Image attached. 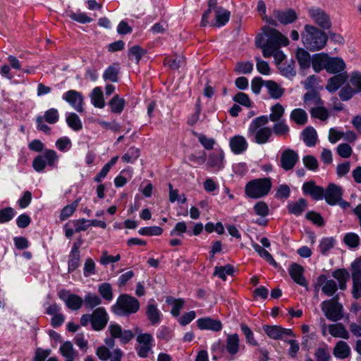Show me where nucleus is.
Masks as SVG:
<instances>
[{"label": "nucleus", "mask_w": 361, "mask_h": 361, "mask_svg": "<svg viewBox=\"0 0 361 361\" xmlns=\"http://www.w3.org/2000/svg\"><path fill=\"white\" fill-rule=\"evenodd\" d=\"M264 32L267 37L266 42H264L262 35H258L255 38V44L262 49L264 57L274 56L275 63L279 66L283 63L286 59V55L280 47L288 45V39L274 28L264 27Z\"/></svg>", "instance_id": "obj_1"}, {"label": "nucleus", "mask_w": 361, "mask_h": 361, "mask_svg": "<svg viewBox=\"0 0 361 361\" xmlns=\"http://www.w3.org/2000/svg\"><path fill=\"white\" fill-rule=\"evenodd\" d=\"M327 35L316 27L306 25L302 33L303 45L311 51L323 49L327 42Z\"/></svg>", "instance_id": "obj_2"}, {"label": "nucleus", "mask_w": 361, "mask_h": 361, "mask_svg": "<svg viewBox=\"0 0 361 361\" xmlns=\"http://www.w3.org/2000/svg\"><path fill=\"white\" fill-rule=\"evenodd\" d=\"M267 123V116H260L253 119L249 126V136L254 137V141L259 145L267 143L272 136L271 128L266 126Z\"/></svg>", "instance_id": "obj_3"}, {"label": "nucleus", "mask_w": 361, "mask_h": 361, "mask_svg": "<svg viewBox=\"0 0 361 361\" xmlns=\"http://www.w3.org/2000/svg\"><path fill=\"white\" fill-rule=\"evenodd\" d=\"M139 309L140 302L137 299L128 294L120 295L111 307L112 312L118 316H128L136 313Z\"/></svg>", "instance_id": "obj_4"}, {"label": "nucleus", "mask_w": 361, "mask_h": 361, "mask_svg": "<svg viewBox=\"0 0 361 361\" xmlns=\"http://www.w3.org/2000/svg\"><path fill=\"white\" fill-rule=\"evenodd\" d=\"M272 186L271 178H257L249 181L245 188L247 196L252 199H258L266 196Z\"/></svg>", "instance_id": "obj_5"}, {"label": "nucleus", "mask_w": 361, "mask_h": 361, "mask_svg": "<svg viewBox=\"0 0 361 361\" xmlns=\"http://www.w3.org/2000/svg\"><path fill=\"white\" fill-rule=\"evenodd\" d=\"M338 295L322 302L321 308L325 317L332 322H337L343 317V306L338 302Z\"/></svg>", "instance_id": "obj_6"}, {"label": "nucleus", "mask_w": 361, "mask_h": 361, "mask_svg": "<svg viewBox=\"0 0 361 361\" xmlns=\"http://www.w3.org/2000/svg\"><path fill=\"white\" fill-rule=\"evenodd\" d=\"M206 160L207 166L214 172H219L225 168V153L221 148H216L209 153Z\"/></svg>", "instance_id": "obj_7"}, {"label": "nucleus", "mask_w": 361, "mask_h": 361, "mask_svg": "<svg viewBox=\"0 0 361 361\" xmlns=\"http://www.w3.org/2000/svg\"><path fill=\"white\" fill-rule=\"evenodd\" d=\"M153 337L150 334L145 333L137 335L136 341L137 345L135 347L137 353L140 357H147L152 351Z\"/></svg>", "instance_id": "obj_8"}, {"label": "nucleus", "mask_w": 361, "mask_h": 361, "mask_svg": "<svg viewBox=\"0 0 361 361\" xmlns=\"http://www.w3.org/2000/svg\"><path fill=\"white\" fill-rule=\"evenodd\" d=\"M59 298L62 300L66 307L71 310H78L83 305V299L73 293H71L69 290L61 289L58 292Z\"/></svg>", "instance_id": "obj_9"}, {"label": "nucleus", "mask_w": 361, "mask_h": 361, "mask_svg": "<svg viewBox=\"0 0 361 361\" xmlns=\"http://www.w3.org/2000/svg\"><path fill=\"white\" fill-rule=\"evenodd\" d=\"M308 15L312 20L323 29H329L331 27L329 16L324 11L319 8L312 7L308 9Z\"/></svg>", "instance_id": "obj_10"}, {"label": "nucleus", "mask_w": 361, "mask_h": 361, "mask_svg": "<svg viewBox=\"0 0 361 361\" xmlns=\"http://www.w3.org/2000/svg\"><path fill=\"white\" fill-rule=\"evenodd\" d=\"M263 330L270 338L274 340H283L286 336H295L291 329L283 328L281 326L264 325Z\"/></svg>", "instance_id": "obj_11"}, {"label": "nucleus", "mask_w": 361, "mask_h": 361, "mask_svg": "<svg viewBox=\"0 0 361 361\" xmlns=\"http://www.w3.org/2000/svg\"><path fill=\"white\" fill-rule=\"evenodd\" d=\"M108 314L104 307H98L92 314V327L95 331L102 330L107 324Z\"/></svg>", "instance_id": "obj_12"}, {"label": "nucleus", "mask_w": 361, "mask_h": 361, "mask_svg": "<svg viewBox=\"0 0 361 361\" xmlns=\"http://www.w3.org/2000/svg\"><path fill=\"white\" fill-rule=\"evenodd\" d=\"M324 199L327 204L334 206L337 204L338 200L343 196V189L341 187L330 183L324 191Z\"/></svg>", "instance_id": "obj_13"}, {"label": "nucleus", "mask_w": 361, "mask_h": 361, "mask_svg": "<svg viewBox=\"0 0 361 361\" xmlns=\"http://www.w3.org/2000/svg\"><path fill=\"white\" fill-rule=\"evenodd\" d=\"M298 160L299 156L298 153L293 149H287L281 154V166L286 171L291 170Z\"/></svg>", "instance_id": "obj_14"}, {"label": "nucleus", "mask_w": 361, "mask_h": 361, "mask_svg": "<svg viewBox=\"0 0 361 361\" xmlns=\"http://www.w3.org/2000/svg\"><path fill=\"white\" fill-rule=\"evenodd\" d=\"M304 271L303 267L297 263L291 264L288 268V273L293 281L301 286L307 287Z\"/></svg>", "instance_id": "obj_15"}, {"label": "nucleus", "mask_w": 361, "mask_h": 361, "mask_svg": "<svg viewBox=\"0 0 361 361\" xmlns=\"http://www.w3.org/2000/svg\"><path fill=\"white\" fill-rule=\"evenodd\" d=\"M196 322L197 327L201 330H210L217 332L220 331L223 327L220 320L209 317L200 318Z\"/></svg>", "instance_id": "obj_16"}, {"label": "nucleus", "mask_w": 361, "mask_h": 361, "mask_svg": "<svg viewBox=\"0 0 361 361\" xmlns=\"http://www.w3.org/2000/svg\"><path fill=\"white\" fill-rule=\"evenodd\" d=\"M302 191L315 200H322L325 196V190L321 186L316 185L314 181L305 182L302 185Z\"/></svg>", "instance_id": "obj_17"}, {"label": "nucleus", "mask_w": 361, "mask_h": 361, "mask_svg": "<svg viewBox=\"0 0 361 361\" xmlns=\"http://www.w3.org/2000/svg\"><path fill=\"white\" fill-rule=\"evenodd\" d=\"M346 65L343 59L340 57H331L328 55L326 71L331 74L343 73Z\"/></svg>", "instance_id": "obj_18"}, {"label": "nucleus", "mask_w": 361, "mask_h": 361, "mask_svg": "<svg viewBox=\"0 0 361 361\" xmlns=\"http://www.w3.org/2000/svg\"><path fill=\"white\" fill-rule=\"evenodd\" d=\"M63 98L78 112L81 113L84 111L83 97L78 92H67Z\"/></svg>", "instance_id": "obj_19"}, {"label": "nucleus", "mask_w": 361, "mask_h": 361, "mask_svg": "<svg viewBox=\"0 0 361 361\" xmlns=\"http://www.w3.org/2000/svg\"><path fill=\"white\" fill-rule=\"evenodd\" d=\"M229 145L231 151L235 154H240L247 149L248 144L245 138L242 135H235L231 138Z\"/></svg>", "instance_id": "obj_20"}, {"label": "nucleus", "mask_w": 361, "mask_h": 361, "mask_svg": "<svg viewBox=\"0 0 361 361\" xmlns=\"http://www.w3.org/2000/svg\"><path fill=\"white\" fill-rule=\"evenodd\" d=\"M80 262V252L79 246L74 243L71 251L68 255V271L69 273L74 271L79 266Z\"/></svg>", "instance_id": "obj_21"}, {"label": "nucleus", "mask_w": 361, "mask_h": 361, "mask_svg": "<svg viewBox=\"0 0 361 361\" xmlns=\"http://www.w3.org/2000/svg\"><path fill=\"white\" fill-rule=\"evenodd\" d=\"M318 283L322 286V292L329 297L333 296L338 289L336 281L332 279H326L324 275L318 278Z\"/></svg>", "instance_id": "obj_22"}, {"label": "nucleus", "mask_w": 361, "mask_h": 361, "mask_svg": "<svg viewBox=\"0 0 361 361\" xmlns=\"http://www.w3.org/2000/svg\"><path fill=\"white\" fill-rule=\"evenodd\" d=\"M347 79L348 75L346 72L338 73L329 79L326 89L328 90H338L344 85Z\"/></svg>", "instance_id": "obj_23"}, {"label": "nucleus", "mask_w": 361, "mask_h": 361, "mask_svg": "<svg viewBox=\"0 0 361 361\" xmlns=\"http://www.w3.org/2000/svg\"><path fill=\"white\" fill-rule=\"evenodd\" d=\"M274 16L282 24H289L294 22L297 18V15L293 10L275 11Z\"/></svg>", "instance_id": "obj_24"}, {"label": "nucleus", "mask_w": 361, "mask_h": 361, "mask_svg": "<svg viewBox=\"0 0 361 361\" xmlns=\"http://www.w3.org/2000/svg\"><path fill=\"white\" fill-rule=\"evenodd\" d=\"M146 315L152 325H157L161 322L162 314L154 304L149 303L147 305Z\"/></svg>", "instance_id": "obj_25"}, {"label": "nucleus", "mask_w": 361, "mask_h": 361, "mask_svg": "<svg viewBox=\"0 0 361 361\" xmlns=\"http://www.w3.org/2000/svg\"><path fill=\"white\" fill-rule=\"evenodd\" d=\"M302 139L307 147H314L317 144V134L313 127L305 128L301 133Z\"/></svg>", "instance_id": "obj_26"}, {"label": "nucleus", "mask_w": 361, "mask_h": 361, "mask_svg": "<svg viewBox=\"0 0 361 361\" xmlns=\"http://www.w3.org/2000/svg\"><path fill=\"white\" fill-rule=\"evenodd\" d=\"M252 90H260L265 87L267 90H278V85L271 80H263L260 78H255L251 83Z\"/></svg>", "instance_id": "obj_27"}, {"label": "nucleus", "mask_w": 361, "mask_h": 361, "mask_svg": "<svg viewBox=\"0 0 361 361\" xmlns=\"http://www.w3.org/2000/svg\"><path fill=\"white\" fill-rule=\"evenodd\" d=\"M328 54L320 53L314 54L312 58V66L315 72H319L324 69L327 64Z\"/></svg>", "instance_id": "obj_28"}, {"label": "nucleus", "mask_w": 361, "mask_h": 361, "mask_svg": "<svg viewBox=\"0 0 361 361\" xmlns=\"http://www.w3.org/2000/svg\"><path fill=\"white\" fill-rule=\"evenodd\" d=\"M328 329L329 334L334 337L342 338L344 339H348L349 338L348 331L341 323L329 324L328 326Z\"/></svg>", "instance_id": "obj_29"}, {"label": "nucleus", "mask_w": 361, "mask_h": 361, "mask_svg": "<svg viewBox=\"0 0 361 361\" xmlns=\"http://www.w3.org/2000/svg\"><path fill=\"white\" fill-rule=\"evenodd\" d=\"M306 207V200L300 198L298 201L289 202L287 205V209L290 214L300 216L305 211Z\"/></svg>", "instance_id": "obj_30"}, {"label": "nucleus", "mask_w": 361, "mask_h": 361, "mask_svg": "<svg viewBox=\"0 0 361 361\" xmlns=\"http://www.w3.org/2000/svg\"><path fill=\"white\" fill-rule=\"evenodd\" d=\"M296 58L300 67L302 69L308 68L312 65V58L310 54L302 48L298 49Z\"/></svg>", "instance_id": "obj_31"}, {"label": "nucleus", "mask_w": 361, "mask_h": 361, "mask_svg": "<svg viewBox=\"0 0 361 361\" xmlns=\"http://www.w3.org/2000/svg\"><path fill=\"white\" fill-rule=\"evenodd\" d=\"M240 339L237 334H229L226 337V350L233 355L239 351Z\"/></svg>", "instance_id": "obj_32"}, {"label": "nucleus", "mask_w": 361, "mask_h": 361, "mask_svg": "<svg viewBox=\"0 0 361 361\" xmlns=\"http://www.w3.org/2000/svg\"><path fill=\"white\" fill-rule=\"evenodd\" d=\"M290 119L298 126H304L307 122V114L302 109H295L290 114Z\"/></svg>", "instance_id": "obj_33"}, {"label": "nucleus", "mask_w": 361, "mask_h": 361, "mask_svg": "<svg viewBox=\"0 0 361 361\" xmlns=\"http://www.w3.org/2000/svg\"><path fill=\"white\" fill-rule=\"evenodd\" d=\"M350 354V349L348 343L343 341H339L334 348V355L336 357L345 359Z\"/></svg>", "instance_id": "obj_34"}, {"label": "nucleus", "mask_w": 361, "mask_h": 361, "mask_svg": "<svg viewBox=\"0 0 361 361\" xmlns=\"http://www.w3.org/2000/svg\"><path fill=\"white\" fill-rule=\"evenodd\" d=\"M272 134L274 133L276 136L285 137L289 134L290 128L286 123L285 119L274 122L272 127Z\"/></svg>", "instance_id": "obj_35"}, {"label": "nucleus", "mask_w": 361, "mask_h": 361, "mask_svg": "<svg viewBox=\"0 0 361 361\" xmlns=\"http://www.w3.org/2000/svg\"><path fill=\"white\" fill-rule=\"evenodd\" d=\"M166 302L172 306V309L171 310V313L173 317H178L180 314V311L183 308L185 301L181 298H174L173 297H167L166 300Z\"/></svg>", "instance_id": "obj_36"}, {"label": "nucleus", "mask_w": 361, "mask_h": 361, "mask_svg": "<svg viewBox=\"0 0 361 361\" xmlns=\"http://www.w3.org/2000/svg\"><path fill=\"white\" fill-rule=\"evenodd\" d=\"M332 276L338 281L340 289L345 290L346 288V282L349 279V273L346 269H336L332 273Z\"/></svg>", "instance_id": "obj_37"}, {"label": "nucleus", "mask_w": 361, "mask_h": 361, "mask_svg": "<svg viewBox=\"0 0 361 361\" xmlns=\"http://www.w3.org/2000/svg\"><path fill=\"white\" fill-rule=\"evenodd\" d=\"M66 121L68 127L74 131H79L82 128V121L75 113L67 114Z\"/></svg>", "instance_id": "obj_38"}, {"label": "nucleus", "mask_w": 361, "mask_h": 361, "mask_svg": "<svg viewBox=\"0 0 361 361\" xmlns=\"http://www.w3.org/2000/svg\"><path fill=\"white\" fill-rule=\"evenodd\" d=\"M98 292L101 297L108 302L111 301L114 298L112 286L109 283L104 282L99 284Z\"/></svg>", "instance_id": "obj_39"}, {"label": "nucleus", "mask_w": 361, "mask_h": 361, "mask_svg": "<svg viewBox=\"0 0 361 361\" xmlns=\"http://www.w3.org/2000/svg\"><path fill=\"white\" fill-rule=\"evenodd\" d=\"M284 113L285 109L283 106L281 104L277 103L271 106V114L267 116L268 121L270 120L272 122L281 121Z\"/></svg>", "instance_id": "obj_40"}, {"label": "nucleus", "mask_w": 361, "mask_h": 361, "mask_svg": "<svg viewBox=\"0 0 361 361\" xmlns=\"http://www.w3.org/2000/svg\"><path fill=\"white\" fill-rule=\"evenodd\" d=\"M85 306L93 309L102 304V299L97 295L92 293H87L83 299Z\"/></svg>", "instance_id": "obj_41"}, {"label": "nucleus", "mask_w": 361, "mask_h": 361, "mask_svg": "<svg viewBox=\"0 0 361 361\" xmlns=\"http://www.w3.org/2000/svg\"><path fill=\"white\" fill-rule=\"evenodd\" d=\"M215 13L216 25L218 27H221L226 25L230 18V12L222 7H218L215 10Z\"/></svg>", "instance_id": "obj_42"}, {"label": "nucleus", "mask_w": 361, "mask_h": 361, "mask_svg": "<svg viewBox=\"0 0 361 361\" xmlns=\"http://www.w3.org/2000/svg\"><path fill=\"white\" fill-rule=\"evenodd\" d=\"M252 247L255 250V251L259 254L260 257L265 259L270 264L273 265L275 267H278L277 262L274 260L271 255L264 248H263L257 243H253Z\"/></svg>", "instance_id": "obj_43"}, {"label": "nucleus", "mask_w": 361, "mask_h": 361, "mask_svg": "<svg viewBox=\"0 0 361 361\" xmlns=\"http://www.w3.org/2000/svg\"><path fill=\"white\" fill-rule=\"evenodd\" d=\"M59 350L61 355L66 358H75L78 355L71 341L64 342Z\"/></svg>", "instance_id": "obj_44"}, {"label": "nucleus", "mask_w": 361, "mask_h": 361, "mask_svg": "<svg viewBox=\"0 0 361 361\" xmlns=\"http://www.w3.org/2000/svg\"><path fill=\"white\" fill-rule=\"evenodd\" d=\"M140 156V151L138 148L132 147L128 149L126 153H125L121 159L126 163H134Z\"/></svg>", "instance_id": "obj_45"}, {"label": "nucleus", "mask_w": 361, "mask_h": 361, "mask_svg": "<svg viewBox=\"0 0 361 361\" xmlns=\"http://www.w3.org/2000/svg\"><path fill=\"white\" fill-rule=\"evenodd\" d=\"M234 267L231 264H226L224 267H216L214 275L219 276L223 280L226 279L227 275H232L234 273Z\"/></svg>", "instance_id": "obj_46"}, {"label": "nucleus", "mask_w": 361, "mask_h": 361, "mask_svg": "<svg viewBox=\"0 0 361 361\" xmlns=\"http://www.w3.org/2000/svg\"><path fill=\"white\" fill-rule=\"evenodd\" d=\"M80 200V199H78L71 204L66 205L62 209L60 214V219L61 221H64L73 214L79 204Z\"/></svg>", "instance_id": "obj_47"}, {"label": "nucleus", "mask_w": 361, "mask_h": 361, "mask_svg": "<svg viewBox=\"0 0 361 361\" xmlns=\"http://www.w3.org/2000/svg\"><path fill=\"white\" fill-rule=\"evenodd\" d=\"M111 111L115 114H120L124 108L125 100L118 97V95L114 96L109 102Z\"/></svg>", "instance_id": "obj_48"}, {"label": "nucleus", "mask_w": 361, "mask_h": 361, "mask_svg": "<svg viewBox=\"0 0 361 361\" xmlns=\"http://www.w3.org/2000/svg\"><path fill=\"white\" fill-rule=\"evenodd\" d=\"M67 16L79 23L85 24L91 23L93 19L88 16L85 13H74L73 11L67 12Z\"/></svg>", "instance_id": "obj_49"}, {"label": "nucleus", "mask_w": 361, "mask_h": 361, "mask_svg": "<svg viewBox=\"0 0 361 361\" xmlns=\"http://www.w3.org/2000/svg\"><path fill=\"white\" fill-rule=\"evenodd\" d=\"M163 233V229L157 226L142 227L138 230V233L142 235L153 236L160 235Z\"/></svg>", "instance_id": "obj_50"}, {"label": "nucleus", "mask_w": 361, "mask_h": 361, "mask_svg": "<svg viewBox=\"0 0 361 361\" xmlns=\"http://www.w3.org/2000/svg\"><path fill=\"white\" fill-rule=\"evenodd\" d=\"M335 240L333 238H322L319 245L321 253L326 255L328 252L334 246Z\"/></svg>", "instance_id": "obj_51"}, {"label": "nucleus", "mask_w": 361, "mask_h": 361, "mask_svg": "<svg viewBox=\"0 0 361 361\" xmlns=\"http://www.w3.org/2000/svg\"><path fill=\"white\" fill-rule=\"evenodd\" d=\"M235 71L240 74L250 73L253 70V64L250 61H239L234 68Z\"/></svg>", "instance_id": "obj_52"}, {"label": "nucleus", "mask_w": 361, "mask_h": 361, "mask_svg": "<svg viewBox=\"0 0 361 361\" xmlns=\"http://www.w3.org/2000/svg\"><path fill=\"white\" fill-rule=\"evenodd\" d=\"M304 102L307 105H318L322 103L319 92H307L304 95Z\"/></svg>", "instance_id": "obj_53"}, {"label": "nucleus", "mask_w": 361, "mask_h": 361, "mask_svg": "<svg viewBox=\"0 0 361 361\" xmlns=\"http://www.w3.org/2000/svg\"><path fill=\"white\" fill-rule=\"evenodd\" d=\"M240 329L243 334L245 335L246 341L250 345L256 346L258 345L257 341L255 338L254 334L250 328L244 323L240 324Z\"/></svg>", "instance_id": "obj_54"}, {"label": "nucleus", "mask_w": 361, "mask_h": 361, "mask_svg": "<svg viewBox=\"0 0 361 361\" xmlns=\"http://www.w3.org/2000/svg\"><path fill=\"white\" fill-rule=\"evenodd\" d=\"M97 274L96 264L92 258H87L85 261L83 267V275L85 277H90Z\"/></svg>", "instance_id": "obj_55"}, {"label": "nucleus", "mask_w": 361, "mask_h": 361, "mask_svg": "<svg viewBox=\"0 0 361 361\" xmlns=\"http://www.w3.org/2000/svg\"><path fill=\"white\" fill-rule=\"evenodd\" d=\"M281 74L287 78H291L295 75L296 72L294 68V62L290 61L286 64L283 63L278 66Z\"/></svg>", "instance_id": "obj_56"}, {"label": "nucleus", "mask_w": 361, "mask_h": 361, "mask_svg": "<svg viewBox=\"0 0 361 361\" xmlns=\"http://www.w3.org/2000/svg\"><path fill=\"white\" fill-rule=\"evenodd\" d=\"M118 69L116 66L108 67L103 74V78L106 81L116 82L118 80Z\"/></svg>", "instance_id": "obj_57"}, {"label": "nucleus", "mask_w": 361, "mask_h": 361, "mask_svg": "<svg viewBox=\"0 0 361 361\" xmlns=\"http://www.w3.org/2000/svg\"><path fill=\"white\" fill-rule=\"evenodd\" d=\"M92 104L97 108H103L105 106L103 92H92L90 94Z\"/></svg>", "instance_id": "obj_58"}, {"label": "nucleus", "mask_w": 361, "mask_h": 361, "mask_svg": "<svg viewBox=\"0 0 361 361\" xmlns=\"http://www.w3.org/2000/svg\"><path fill=\"white\" fill-rule=\"evenodd\" d=\"M16 214L15 210L11 207H6L0 209V224L10 221Z\"/></svg>", "instance_id": "obj_59"}, {"label": "nucleus", "mask_w": 361, "mask_h": 361, "mask_svg": "<svg viewBox=\"0 0 361 361\" xmlns=\"http://www.w3.org/2000/svg\"><path fill=\"white\" fill-rule=\"evenodd\" d=\"M197 137L200 143L204 147V148L207 150H212L214 149V145L216 144V140L212 137H207L204 134H197Z\"/></svg>", "instance_id": "obj_60"}, {"label": "nucleus", "mask_w": 361, "mask_h": 361, "mask_svg": "<svg viewBox=\"0 0 361 361\" xmlns=\"http://www.w3.org/2000/svg\"><path fill=\"white\" fill-rule=\"evenodd\" d=\"M255 213L262 217H265L269 214V209L267 203L263 201L257 202L253 207Z\"/></svg>", "instance_id": "obj_61"}, {"label": "nucleus", "mask_w": 361, "mask_h": 361, "mask_svg": "<svg viewBox=\"0 0 361 361\" xmlns=\"http://www.w3.org/2000/svg\"><path fill=\"white\" fill-rule=\"evenodd\" d=\"M311 116L312 117L319 118L322 121H326L329 118V112L324 107H314L310 111Z\"/></svg>", "instance_id": "obj_62"}, {"label": "nucleus", "mask_w": 361, "mask_h": 361, "mask_svg": "<svg viewBox=\"0 0 361 361\" xmlns=\"http://www.w3.org/2000/svg\"><path fill=\"white\" fill-rule=\"evenodd\" d=\"M42 157H44L46 164L49 166H54L58 160L57 154L54 149H46Z\"/></svg>", "instance_id": "obj_63"}, {"label": "nucleus", "mask_w": 361, "mask_h": 361, "mask_svg": "<svg viewBox=\"0 0 361 361\" xmlns=\"http://www.w3.org/2000/svg\"><path fill=\"white\" fill-rule=\"evenodd\" d=\"M43 118L49 124H54V123H57L59 119V115L58 110L56 109L51 108V109L46 111Z\"/></svg>", "instance_id": "obj_64"}]
</instances>
